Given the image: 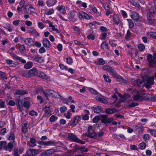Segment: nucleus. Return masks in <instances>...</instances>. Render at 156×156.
Instances as JSON below:
<instances>
[{"label":"nucleus","mask_w":156,"mask_h":156,"mask_svg":"<svg viewBox=\"0 0 156 156\" xmlns=\"http://www.w3.org/2000/svg\"><path fill=\"white\" fill-rule=\"evenodd\" d=\"M87 137L90 138L96 139L97 137V134L93 130L86 134Z\"/></svg>","instance_id":"obj_13"},{"label":"nucleus","mask_w":156,"mask_h":156,"mask_svg":"<svg viewBox=\"0 0 156 156\" xmlns=\"http://www.w3.org/2000/svg\"><path fill=\"white\" fill-rule=\"evenodd\" d=\"M27 28L28 32L31 34L35 36H39V34L38 33L35 29L31 27H29Z\"/></svg>","instance_id":"obj_14"},{"label":"nucleus","mask_w":156,"mask_h":156,"mask_svg":"<svg viewBox=\"0 0 156 156\" xmlns=\"http://www.w3.org/2000/svg\"><path fill=\"white\" fill-rule=\"evenodd\" d=\"M143 139L145 141L149 140L150 139L149 136L148 134H144L143 136Z\"/></svg>","instance_id":"obj_63"},{"label":"nucleus","mask_w":156,"mask_h":156,"mask_svg":"<svg viewBox=\"0 0 156 156\" xmlns=\"http://www.w3.org/2000/svg\"><path fill=\"white\" fill-rule=\"evenodd\" d=\"M79 16H80L83 19L89 20L90 19V17L86 13L83 12H79Z\"/></svg>","instance_id":"obj_23"},{"label":"nucleus","mask_w":156,"mask_h":156,"mask_svg":"<svg viewBox=\"0 0 156 156\" xmlns=\"http://www.w3.org/2000/svg\"><path fill=\"white\" fill-rule=\"evenodd\" d=\"M68 138L71 141L76 142H77L78 138L73 133H70L67 136Z\"/></svg>","instance_id":"obj_10"},{"label":"nucleus","mask_w":156,"mask_h":156,"mask_svg":"<svg viewBox=\"0 0 156 156\" xmlns=\"http://www.w3.org/2000/svg\"><path fill=\"white\" fill-rule=\"evenodd\" d=\"M54 11L53 9H50L48 11H47L46 13L47 15H50L54 13Z\"/></svg>","instance_id":"obj_56"},{"label":"nucleus","mask_w":156,"mask_h":156,"mask_svg":"<svg viewBox=\"0 0 156 156\" xmlns=\"http://www.w3.org/2000/svg\"><path fill=\"white\" fill-rule=\"evenodd\" d=\"M12 57L13 58L16 60H19L20 62L23 63H26V61L25 60L17 56L16 55L13 54Z\"/></svg>","instance_id":"obj_20"},{"label":"nucleus","mask_w":156,"mask_h":156,"mask_svg":"<svg viewBox=\"0 0 156 156\" xmlns=\"http://www.w3.org/2000/svg\"><path fill=\"white\" fill-rule=\"evenodd\" d=\"M37 142L35 138H31L30 139V140L27 142V145L30 147H34L36 146L37 145L35 143Z\"/></svg>","instance_id":"obj_9"},{"label":"nucleus","mask_w":156,"mask_h":156,"mask_svg":"<svg viewBox=\"0 0 156 156\" xmlns=\"http://www.w3.org/2000/svg\"><path fill=\"white\" fill-rule=\"evenodd\" d=\"M56 9L59 11H61L63 14H65V11L64 10L65 7L63 5H61L60 6H58L56 8Z\"/></svg>","instance_id":"obj_34"},{"label":"nucleus","mask_w":156,"mask_h":156,"mask_svg":"<svg viewBox=\"0 0 156 156\" xmlns=\"http://www.w3.org/2000/svg\"><path fill=\"white\" fill-rule=\"evenodd\" d=\"M15 136L14 133L13 132H11L10 133V135L8 138V139L11 140L10 142H13V144L15 142Z\"/></svg>","instance_id":"obj_29"},{"label":"nucleus","mask_w":156,"mask_h":156,"mask_svg":"<svg viewBox=\"0 0 156 156\" xmlns=\"http://www.w3.org/2000/svg\"><path fill=\"white\" fill-rule=\"evenodd\" d=\"M37 24L39 27L41 29H43L44 27V24L41 22H39Z\"/></svg>","instance_id":"obj_61"},{"label":"nucleus","mask_w":156,"mask_h":156,"mask_svg":"<svg viewBox=\"0 0 156 156\" xmlns=\"http://www.w3.org/2000/svg\"><path fill=\"white\" fill-rule=\"evenodd\" d=\"M156 12V9L155 7H151L149 9V13L153 14L155 13Z\"/></svg>","instance_id":"obj_51"},{"label":"nucleus","mask_w":156,"mask_h":156,"mask_svg":"<svg viewBox=\"0 0 156 156\" xmlns=\"http://www.w3.org/2000/svg\"><path fill=\"white\" fill-rule=\"evenodd\" d=\"M5 100L4 99H0V108H6Z\"/></svg>","instance_id":"obj_37"},{"label":"nucleus","mask_w":156,"mask_h":156,"mask_svg":"<svg viewBox=\"0 0 156 156\" xmlns=\"http://www.w3.org/2000/svg\"><path fill=\"white\" fill-rule=\"evenodd\" d=\"M22 75L23 76L26 77H29L31 76L29 71H23L22 72Z\"/></svg>","instance_id":"obj_33"},{"label":"nucleus","mask_w":156,"mask_h":156,"mask_svg":"<svg viewBox=\"0 0 156 156\" xmlns=\"http://www.w3.org/2000/svg\"><path fill=\"white\" fill-rule=\"evenodd\" d=\"M29 154L31 156H35L37 155L39 153V151L37 149H30L28 151Z\"/></svg>","instance_id":"obj_17"},{"label":"nucleus","mask_w":156,"mask_h":156,"mask_svg":"<svg viewBox=\"0 0 156 156\" xmlns=\"http://www.w3.org/2000/svg\"><path fill=\"white\" fill-rule=\"evenodd\" d=\"M130 3L132 4L133 5L135 6L137 8H139L140 5L139 3L137 2H135L133 1L130 2Z\"/></svg>","instance_id":"obj_48"},{"label":"nucleus","mask_w":156,"mask_h":156,"mask_svg":"<svg viewBox=\"0 0 156 156\" xmlns=\"http://www.w3.org/2000/svg\"><path fill=\"white\" fill-rule=\"evenodd\" d=\"M91 108L93 109L94 112L97 114L102 112L103 110V108L100 106H97L95 107L93 106L91 107Z\"/></svg>","instance_id":"obj_12"},{"label":"nucleus","mask_w":156,"mask_h":156,"mask_svg":"<svg viewBox=\"0 0 156 156\" xmlns=\"http://www.w3.org/2000/svg\"><path fill=\"white\" fill-rule=\"evenodd\" d=\"M146 147V144L144 142L140 143L139 145V148L141 150L144 149Z\"/></svg>","instance_id":"obj_45"},{"label":"nucleus","mask_w":156,"mask_h":156,"mask_svg":"<svg viewBox=\"0 0 156 156\" xmlns=\"http://www.w3.org/2000/svg\"><path fill=\"white\" fill-rule=\"evenodd\" d=\"M26 12L30 15H33L35 13V9L30 5H26L25 7Z\"/></svg>","instance_id":"obj_4"},{"label":"nucleus","mask_w":156,"mask_h":156,"mask_svg":"<svg viewBox=\"0 0 156 156\" xmlns=\"http://www.w3.org/2000/svg\"><path fill=\"white\" fill-rule=\"evenodd\" d=\"M58 119V117L55 115H51L49 119V120L51 122H54Z\"/></svg>","instance_id":"obj_42"},{"label":"nucleus","mask_w":156,"mask_h":156,"mask_svg":"<svg viewBox=\"0 0 156 156\" xmlns=\"http://www.w3.org/2000/svg\"><path fill=\"white\" fill-rule=\"evenodd\" d=\"M38 70L36 68H33L29 70L31 76H37L38 74Z\"/></svg>","instance_id":"obj_18"},{"label":"nucleus","mask_w":156,"mask_h":156,"mask_svg":"<svg viewBox=\"0 0 156 156\" xmlns=\"http://www.w3.org/2000/svg\"><path fill=\"white\" fill-rule=\"evenodd\" d=\"M106 113L108 114H112L117 112V110L115 108H108L105 110Z\"/></svg>","instance_id":"obj_22"},{"label":"nucleus","mask_w":156,"mask_h":156,"mask_svg":"<svg viewBox=\"0 0 156 156\" xmlns=\"http://www.w3.org/2000/svg\"><path fill=\"white\" fill-rule=\"evenodd\" d=\"M113 20L114 23L117 24L120 23L119 16L117 15H114L113 16Z\"/></svg>","instance_id":"obj_28"},{"label":"nucleus","mask_w":156,"mask_h":156,"mask_svg":"<svg viewBox=\"0 0 156 156\" xmlns=\"http://www.w3.org/2000/svg\"><path fill=\"white\" fill-rule=\"evenodd\" d=\"M43 93L45 96L47 97V99H48V97H51L54 98L58 99L61 98V95L58 94V92H56L55 91L50 89H47L46 91H44Z\"/></svg>","instance_id":"obj_1"},{"label":"nucleus","mask_w":156,"mask_h":156,"mask_svg":"<svg viewBox=\"0 0 156 156\" xmlns=\"http://www.w3.org/2000/svg\"><path fill=\"white\" fill-rule=\"evenodd\" d=\"M27 123H24L22 124V131L23 133L25 134L27 132Z\"/></svg>","instance_id":"obj_30"},{"label":"nucleus","mask_w":156,"mask_h":156,"mask_svg":"<svg viewBox=\"0 0 156 156\" xmlns=\"http://www.w3.org/2000/svg\"><path fill=\"white\" fill-rule=\"evenodd\" d=\"M131 37V32L129 30H128L125 36V39L126 41H128L130 39Z\"/></svg>","instance_id":"obj_40"},{"label":"nucleus","mask_w":156,"mask_h":156,"mask_svg":"<svg viewBox=\"0 0 156 156\" xmlns=\"http://www.w3.org/2000/svg\"><path fill=\"white\" fill-rule=\"evenodd\" d=\"M19 50L20 52H23L25 50V47L23 45H20L19 47Z\"/></svg>","instance_id":"obj_52"},{"label":"nucleus","mask_w":156,"mask_h":156,"mask_svg":"<svg viewBox=\"0 0 156 156\" xmlns=\"http://www.w3.org/2000/svg\"><path fill=\"white\" fill-rule=\"evenodd\" d=\"M133 83L135 85H137L140 87H142L145 85L144 82V78H141V79H138L137 80H133Z\"/></svg>","instance_id":"obj_7"},{"label":"nucleus","mask_w":156,"mask_h":156,"mask_svg":"<svg viewBox=\"0 0 156 156\" xmlns=\"http://www.w3.org/2000/svg\"><path fill=\"white\" fill-rule=\"evenodd\" d=\"M105 63V61L102 58H100L99 59L97 63V64L101 65H103Z\"/></svg>","instance_id":"obj_43"},{"label":"nucleus","mask_w":156,"mask_h":156,"mask_svg":"<svg viewBox=\"0 0 156 156\" xmlns=\"http://www.w3.org/2000/svg\"><path fill=\"white\" fill-rule=\"evenodd\" d=\"M138 48L140 51H142L144 50L145 47L144 45L142 44H140L138 45Z\"/></svg>","instance_id":"obj_53"},{"label":"nucleus","mask_w":156,"mask_h":156,"mask_svg":"<svg viewBox=\"0 0 156 156\" xmlns=\"http://www.w3.org/2000/svg\"><path fill=\"white\" fill-rule=\"evenodd\" d=\"M147 19L150 23H152L154 22V17L152 14L148 13L147 14Z\"/></svg>","instance_id":"obj_19"},{"label":"nucleus","mask_w":156,"mask_h":156,"mask_svg":"<svg viewBox=\"0 0 156 156\" xmlns=\"http://www.w3.org/2000/svg\"><path fill=\"white\" fill-rule=\"evenodd\" d=\"M139 104L138 103L132 102L131 104L129 105L128 107L129 108L134 107L136 106H137L139 105Z\"/></svg>","instance_id":"obj_55"},{"label":"nucleus","mask_w":156,"mask_h":156,"mask_svg":"<svg viewBox=\"0 0 156 156\" xmlns=\"http://www.w3.org/2000/svg\"><path fill=\"white\" fill-rule=\"evenodd\" d=\"M26 44L29 46H31L33 43V41L32 38H27L23 40Z\"/></svg>","instance_id":"obj_16"},{"label":"nucleus","mask_w":156,"mask_h":156,"mask_svg":"<svg viewBox=\"0 0 156 156\" xmlns=\"http://www.w3.org/2000/svg\"><path fill=\"white\" fill-rule=\"evenodd\" d=\"M130 16L133 20L137 21L139 20L140 22H143L144 20L141 17L139 16V14L135 11H130Z\"/></svg>","instance_id":"obj_3"},{"label":"nucleus","mask_w":156,"mask_h":156,"mask_svg":"<svg viewBox=\"0 0 156 156\" xmlns=\"http://www.w3.org/2000/svg\"><path fill=\"white\" fill-rule=\"evenodd\" d=\"M55 143L54 142L51 141H46V146L55 145Z\"/></svg>","instance_id":"obj_58"},{"label":"nucleus","mask_w":156,"mask_h":156,"mask_svg":"<svg viewBox=\"0 0 156 156\" xmlns=\"http://www.w3.org/2000/svg\"><path fill=\"white\" fill-rule=\"evenodd\" d=\"M67 109V108L66 106H63L60 108V110L61 113H63L65 112L66 110Z\"/></svg>","instance_id":"obj_60"},{"label":"nucleus","mask_w":156,"mask_h":156,"mask_svg":"<svg viewBox=\"0 0 156 156\" xmlns=\"http://www.w3.org/2000/svg\"><path fill=\"white\" fill-rule=\"evenodd\" d=\"M37 76L43 79H45L46 78L45 74L44 73L38 71L37 75Z\"/></svg>","instance_id":"obj_38"},{"label":"nucleus","mask_w":156,"mask_h":156,"mask_svg":"<svg viewBox=\"0 0 156 156\" xmlns=\"http://www.w3.org/2000/svg\"><path fill=\"white\" fill-rule=\"evenodd\" d=\"M13 156H20L18 153V149L17 148H14L13 150Z\"/></svg>","instance_id":"obj_49"},{"label":"nucleus","mask_w":156,"mask_h":156,"mask_svg":"<svg viewBox=\"0 0 156 156\" xmlns=\"http://www.w3.org/2000/svg\"><path fill=\"white\" fill-rule=\"evenodd\" d=\"M147 131L150 132L151 135L154 136H156V130L151 129H149L147 130Z\"/></svg>","instance_id":"obj_41"},{"label":"nucleus","mask_w":156,"mask_h":156,"mask_svg":"<svg viewBox=\"0 0 156 156\" xmlns=\"http://www.w3.org/2000/svg\"><path fill=\"white\" fill-rule=\"evenodd\" d=\"M154 79V76L150 77L146 76L144 77V82L147 88H150L151 86L154 84L153 82Z\"/></svg>","instance_id":"obj_2"},{"label":"nucleus","mask_w":156,"mask_h":156,"mask_svg":"<svg viewBox=\"0 0 156 156\" xmlns=\"http://www.w3.org/2000/svg\"><path fill=\"white\" fill-rule=\"evenodd\" d=\"M116 74L117 75H116L115 76L113 75L112 76L116 78L117 81H119L120 83H125L122 77L118 75L116 73Z\"/></svg>","instance_id":"obj_27"},{"label":"nucleus","mask_w":156,"mask_h":156,"mask_svg":"<svg viewBox=\"0 0 156 156\" xmlns=\"http://www.w3.org/2000/svg\"><path fill=\"white\" fill-rule=\"evenodd\" d=\"M50 151H48V150L46 151L43 152L42 154L43 155V156H48L50 154Z\"/></svg>","instance_id":"obj_62"},{"label":"nucleus","mask_w":156,"mask_h":156,"mask_svg":"<svg viewBox=\"0 0 156 156\" xmlns=\"http://www.w3.org/2000/svg\"><path fill=\"white\" fill-rule=\"evenodd\" d=\"M7 78L6 76V74L5 73L0 71V79L3 80L5 79L7 80Z\"/></svg>","instance_id":"obj_31"},{"label":"nucleus","mask_w":156,"mask_h":156,"mask_svg":"<svg viewBox=\"0 0 156 156\" xmlns=\"http://www.w3.org/2000/svg\"><path fill=\"white\" fill-rule=\"evenodd\" d=\"M97 100L99 101H100L104 104H106L108 103L107 101L105 99L100 97H98Z\"/></svg>","instance_id":"obj_44"},{"label":"nucleus","mask_w":156,"mask_h":156,"mask_svg":"<svg viewBox=\"0 0 156 156\" xmlns=\"http://www.w3.org/2000/svg\"><path fill=\"white\" fill-rule=\"evenodd\" d=\"M101 122L105 124L110 123L113 120V118L111 117L109 119L108 115H101Z\"/></svg>","instance_id":"obj_6"},{"label":"nucleus","mask_w":156,"mask_h":156,"mask_svg":"<svg viewBox=\"0 0 156 156\" xmlns=\"http://www.w3.org/2000/svg\"><path fill=\"white\" fill-rule=\"evenodd\" d=\"M57 2V0H48L46 4L48 6L51 7L55 5Z\"/></svg>","instance_id":"obj_21"},{"label":"nucleus","mask_w":156,"mask_h":156,"mask_svg":"<svg viewBox=\"0 0 156 156\" xmlns=\"http://www.w3.org/2000/svg\"><path fill=\"white\" fill-rule=\"evenodd\" d=\"M32 58L34 61L38 62L41 63L44 61L43 58L38 55L33 56Z\"/></svg>","instance_id":"obj_11"},{"label":"nucleus","mask_w":156,"mask_h":156,"mask_svg":"<svg viewBox=\"0 0 156 156\" xmlns=\"http://www.w3.org/2000/svg\"><path fill=\"white\" fill-rule=\"evenodd\" d=\"M133 99L136 101H142L144 100V97L137 94L134 96Z\"/></svg>","instance_id":"obj_25"},{"label":"nucleus","mask_w":156,"mask_h":156,"mask_svg":"<svg viewBox=\"0 0 156 156\" xmlns=\"http://www.w3.org/2000/svg\"><path fill=\"white\" fill-rule=\"evenodd\" d=\"M73 29L74 30L76 31V33L78 34H80V30L78 27L74 26Z\"/></svg>","instance_id":"obj_59"},{"label":"nucleus","mask_w":156,"mask_h":156,"mask_svg":"<svg viewBox=\"0 0 156 156\" xmlns=\"http://www.w3.org/2000/svg\"><path fill=\"white\" fill-rule=\"evenodd\" d=\"M103 77L104 78L105 80L107 82L110 83L111 81V80L109 78L108 76H106L104 74L103 75Z\"/></svg>","instance_id":"obj_46"},{"label":"nucleus","mask_w":156,"mask_h":156,"mask_svg":"<svg viewBox=\"0 0 156 156\" xmlns=\"http://www.w3.org/2000/svg\"><path fill=\"white\" fill-rule=\"evenodd\" d=\"M127 20L129 23V27L132 28L134 26L133 21L131 19H127Z\"/></svg>","instance_id":"obj_39"},{"label":"nucleus","mask_w":156,"mask_h":156,"mask_svg":"<svg viewBox=\"0 0 156 156\" xmlns=\"http://www.w3.org/2000/svg\"><path fill=\"white\" fill-rule=\"evenodd\" d=\"M147 35L150 38L156 39V32H148Z\"/></svg>","instance_id":"obj_35"},{"label":"nucleus","mask_w":156,"mask_h":156,"mask_svg":"<svg viewBox=\"0 0 156 156\" xmlns=\"http://www.w3.org/2000/svg\"><path fill=\"white\" fill-rule=\"evenodd\" d=\"M100 119L99 116H96L93 119V122L94 123H97Z\"/></svg>","instance_id":"obj_50"},{"label":"nucleus","mask_w":156,"mask_h":156,"mask_svg":"<svg viewBox=\"0 0 156 156\" xmlns=\"http://www.w3.org/2000/svg\"><path fill=\"white\" fill-rule=\"evenodd\" d=\"M147 60L148 61L149 64V66H151V64L150 63V61H154V59H152V58L153 57L152 55L150 54H148L147 55Z\"/></svg>","instance_id":"obj_47"},{"label":"nucleus","mask_w":156,"mask_h":156,"mask_svg":"<svg viewBox=\"0 0 156 156\" xmlns=\"http://www.w3.org/2000/svg\"><path fill=\"white\" fill-rule=\"evenodd\" d=\"M80 119V117L79 116H75L69 121L68 124L71 126H75L78 123Z\"/></svg>","instance_id":"obj_8"},{"label":"nucleus","mask_w":156,"mask_h":156,"mask_svg":"<svg viewBox=\"0 0 156 156\" xmlns=\"http://www.w3.org/2000/svg\"><path fill=\"white\" fill-rule=\"evenodd\" d=\"M70 16L69 17V19L72 20V19H74L75 16L74 13L73 12H71L70 14Z\"/></svg>","instance_id":"obj_64"},{"label":"nucleus","mask_w":156,"mask_h":156,"mask_svg":"<svg viewBox=\"0 0 156 156\" xmlns=\"http://www.w3.org/2000/svg\"><path fill=\"white\" fill-rule=\"evenodd\" d=\"M44 115L45 117H49L51 115V111L50 110V107L46 106L44 108Z\"/></svg>","instance_id":"obj_15"},{"label":"nucleus","mask_w":156,"mask_h":156,"mask_svg":"<svg viewBox=\"0 0 156 156\" xmlns=\"http://www.w3.org/2000/svg\"><path fill=\"white\" fill-rule=\"evenodd\" d=\"M106 71L108 72H109L112 74V76H113V75L115 76L117 75L116 74V72L112 67L108 66Z\"/></svg>","instance_id":"obj_32"},{"label":"nucleus","mask_w":156,"mask_h":156,"mask_svg":"<svg viewBox=\"0 0 156 156\" xmlns=\"http://www.w3.org/2000/svg\"><path fill=\"white\" fill-rule=\"evenodd\" d=\"M13 142H10L7 144L6 142H4V149L7 151H11L13 147Z\"/></svg>","instance_id":"obj_5"},{"label":"nucleus","mask_w":156,"mask_h":156,"mask_svg":"<svg viewBox=\"0 0 156 156\" xmlns=\"http://www.w3.org/2000/svg\"><path fill=\"white\" fill-rule=\"evenodd\" d=\"M108 46V44L105 42H103L101 45V47L102 49H104L105 48H106Z\"/></svg>","instance_id":"obj_54"},{"label":"nucleus","mask_w":156,"mask_h":156,"mask_svg":"<svg viewBox=\"0 0 156 156\" xmlns=\"http://www.w3.org/2000/svg\"><path fill=\"white\" fill-rule=\"evenodd\" d=\"M33 65V63L32 62H28L24 65V67L27 69H29Z\"/></svg>","instance_id":"obj_36"},{"label":"nucleus","mask_w":156,"mask_h":156,"mask_svg":"<svg viewBox=\"0 0 156 156\" xmlns=\"http://www.w3.org/2000/svg\"><path fill=\"white\" fill-rule=\"evenodd\" d=\"M43 45L46 48H49L51 46L50 44V41L47 39L44 38L42 41Z\"/></svg>","instance_id":"obj_24"},{"label":"nucleus","mask_w":156,"mask_h":156,"mask_svg":"<svg viewBox=\"0 0 156 156\" xmlns=\"http://www.w3.org/2000/svg\"><path fill=\"white\" fill-rule=\"evenodd\" d=\"M23 106L26 108H28L30 106V102L28 101H24Z\"/></svg>","instance_id":"obj_57"},{"label":"nucleus","mask_w":156,"mask_h":156,"mask_svg":"<svg viewBox=\"0 0 156 156\" xmlns=\"http://www.w3.org/2000/svg\"><path fill=\"white\" fill-rule=\"evenodd\" d=\"M16 94L23 95L28 93L27 91L24 90H17L16 92Z\"/></svg>","instance_id":"obj_26"}]
</instances>
